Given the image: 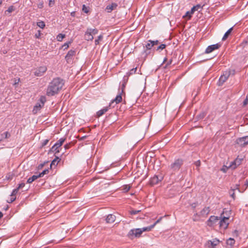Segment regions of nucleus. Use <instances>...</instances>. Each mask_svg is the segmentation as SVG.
I'll use <instances>...</instances> for the list:
<instances>
[{"label": "nucleus", "instance_id": "obj_44", "mask_svg": "<svg viewBox=\"0 0 248 248\" xmlns=\"http://www.w3.org/2000/svg\"><path fill=\"white\" fill-rule=\"evenodd\" d=\"M140 212V210H132L130 211L131 215H136Z\"/></svg>", "mask_w": 248, "mask_h": 248}, {"label": "nucleus", "instance_id": "obj_2", "mask_svg": "<svg viewBox=\"0 0 248 248\" xmlns=\"http://www.w3.org/2000/svg\"><path fill=\"white\" fill-rule=\"evenodd\" d=\"M183 164V160L182 159H177L171 164L169 167V171L170 174H175L178 172Z\"/></svg>", "mask_w": 248, "mask_h": 248}, {"label": "nucleus", "instance_id": "obj_23", "mask_svg": "<svg viewBox=\"0 0 248 248\" xmlns=\"http://www.w3.org/2000/svg\"><path fill=\"white\" fill-rule=\"evenodd\" d=\"M61 159L59 157L56 156V157L52 161L50 165V168H52V165L57 166L58 162H59L61 161Z\"/></svg>", "mask_w": 248, "mask_h": 248}, {"label": "nucleus", "instance_id": "obj_46", "mask_svg": "<svg viewBox=\"0 0 248 248\" xmlns=\"http://www.w3.org/2000/svg\"><path fill=\"white\" fill-rule=\"evenodd\" d=\"M166 46V45L165 44H161V45H160L156 49L157 50H159V49H164Z\"/></svg>", "mask_w": 248, "mask_h": 248}, {"label": "nucleus", "instance_id": "obj_57", "mask_svg": "<svg viewBox=\"0 0 248 248\" xmlns=\"http://www.w3.org/2000/svg\"><path fill=\"white\" fill-rule=\"evenodd\" d=\"M126 83L125 82H123V84L122 85V93H124V88L125 87Z\"/></svg>", "mask_w": 248, "mask_h": 248}, {"label": "nucleus", "instance_id": "obj_27", "mask_svg": "<svg viewBox=\"0 0 248 248\" xmlns=\"http://www.w3.org/2000/svg\"><path fill=\"white\" fill-rule=\"evenodd\" d=\"M38 178H37V175H33L32 177H30L28 180H27V183H31L33 181H35L36 179H37Z\"/></svg>", "mask_w": 248, "mask_h": 248}, {"label": "nucleus", "instance_id": "obj_52", "mask_svg": "<svg viewBox=\"0 0 248 248\" xmlns=\"http://www.w3.org/2000/svg\"><path fill=\"white\" fill-rule=\"evenodd\" d=\"M41 31H38V32L37 33H36L35 34V37L36 38H39L41 35Z\"/></svg>", "mask_w": 248, "mask_h": 248}, {"label": "nucleus", "instance_id": "obj_14", "mask_svg": "<svg viewBox=\"0 0 248 248\" xmlns=\"http://www.w3.org/2000/svg\"><path fill=\"white\" fill-rule=\"evenodd\" d=\"M76 54V51L75 50L71 49L70 50L66 55L65 57V59L67 62H69V61H70L72 57L75 56Z\"/></svg>", "mask_w": 248, "mask_h": 248}, {"label": "nucleus", "instance_id": "obj_56", "mask_svg": "<svg viewBox=\"0 0 248 248\" xmlns=\"http://www.w3.org/2000/svg\"><path fill=\"white\" fill-rule=\"evenodd\" d=\"M25 185V183H21V184L18 185V186L17 188H18V189H19L22 188L23 187H24Z\"/></svg>", "mask_w": 248, "mask_h": 248}, {"label": "nucleus", "instance_id": "obj_4", "mask_svg": "<svg viewBox=\"0 0 248 248\" xmlns=\"http://www.w3.org/2000/svg\"><path fill=\"white\" fill-rule=\"evenodd\" d=\"M46 101V98L45 96H41L39 100V102L36 103L34 107L32 112L34 114L37 113V111L44 106L45 103Z\"/></svg>", "mask_w": 248, "mask_h": 248}, {"label": "nucleus", "instance_id": "obj_50", "mask_svg": "<svg viewBox=\"0 0 248 248\" xmlns=\"http://www.w3.org/2000/svg\"><path fill=\"white\" fill-rule=\"evenodd\" d=\"M124 188H123V190L125 192H127L129 189L130 187L129 186H128L127 185H125L124 186Z\"/></svg>", "mask_w": 248, "mask_h": 248}, {"label": "nucleus", "instance_id": "obj_63", "mask_svg": "<svg viewBox=\"0 0 248 248\" xmlns=\"http://www.w3.org/2000/svg\"><path fill=\"white\" fill-rule=\"evenodd\" d=\"M43 172L45 175L46 174L48 173V172H49V169H45V170H44L43 171Z\"/></svg>", "mask_w": 248, "mask_h": 248}, {"label": "nucleus", "instance_id": "obj_51", "mask_svg": "<svg viewBox=\"0 0 248 248\" xmlns=\"http://www.w3.org/2000/svg\"><path fill=\"white\" fill-rule=\"evenodd\" d=\"M37 7L39 9H42L44 7V2L43 1L40 2L38 4Z\"/></svg>", "mask_w": 248, "mask_h": 248}, {"label": "nucleus", "instance_id": "obj_62", "mask_svg": "<svg viewBox=\"0 0 248 248\" xmlns=\"http://www.w3.org/2000/svg\"><path fill=\"white\" fill-rule=\"evenodd\" d=\"M239 186H240V185L239 184H236V185H235V186H234V187L233 188H234L235 190L238 189V191L240 192V191L239 190Z\"/></svg>", "mask_w": 248, "mask_h": 248}, {"label": "nucleus", "instance_id": "obj_49", "mask_svg": "<svg viewBox=\"0 0 248 248\" xmlns=\"http://www.w3.org/2000/svg\"><path fill=\"white\" fill-rule=\"evenodd\" d=\"M148 42L151 43L153 45V46L155 45H156L159 43V41L158 40H156V41L149 40Z\"/></svg>", "mask_w": 248, "mask_h": 248}, {"label": "nucleus", "instance_id": "obj_36", "mask_svg": "<svg viewBox=\"0 0 248 248\" xmlns=\"http://www.w3.org/2000/svg\"><path fill=\"white\" fill-rule=\"evenodd\" d=\"M192 9L193 10H194V12L196 11H198L199 9H202V6H201L200 4H197L196 6H194Z\"/></svg>", "mask_w": 248, "mask_h": 248}, {"label": "nucleus", "instance_id": "obj_43", "mask_svg": "<svg viewBox=\"0 0 248 248\" xmlns=\"http://www.w3.org/2000/svg\"><path fill=\"white\" fill-rule=\"evenodd\" d=\"M48 141H49V140H48V139H46V140H44L42 142L41 147V148L44 147L45 146H46L48 143Z\"/></svg>", "mask_w": 248, "mask_h": 248}, {"label": "nucleus", "instance_id": "obj_6", "mask_svg": "<svg viewBox=\"0 0 248 248\" xmlns=\"http://www.w3.org/2000/svg\"><path fill=\"white\" fill-rule=\"evenodd\" d=\"M142 234L140 229H131L128 233L127 236L132 239L134 237H140Z\"/></svg>", "mask_w": 248, "mask_h": 248}, {"label": "nucleus", "instance_id": "obj_61", "mask_svg": "<svg viewBox=\"0 0 248 248\" xmlns=\"http://www.w3.org/2000/svg\"><path fill=\"white\" fill-rule=\"evenodd\" d=\"M195 165L197 167H200V165H201V161H200V160H198V161H196V162H195Z\"/></svg>", "mask_w": 248, "mask_h": 248}, {"label": "nucleus", "instance_id": "obj_31", "mask_svg": "<svg viewBox=\"0 0 248 248\" xmlns=\"http://www.w3.org/2000/svg\"><path fill=\"white\" fill-rule=\"evenodd\" d=\"M88 31L93 35L97 34L98 31L96 29L88 28Z\"/></svg>", "mask_w": 248, "mask_h": 248}, {"label": "nucleus", "instance_id": "obj_32", "mask_svg": "<svg viewBox=\"0 0 248 248\" xmlns=\"http://www.w3.org/2000/svg\"><path fill=\"white\" fill-rule=\"evenodd\" d=\"M234 190H235V189L234 188H232V187L231 189H230V191H229V193H230V195L231 197L234 200L235 198V193H234Z\"/></svg>", "mask_w": 248, "mask_h": 248}, {"label": "nucleus", "instance_id": "obj_9", "mask_svg": "<svg viewBox=\"0 0 248 248\" xmlns=\"http://www.w3.org/2000/svg\"><path fill=\"white\" fill-rule=\"evenodd\" d=\"M221 46V45L219 44H216L208 46L205 51V53L206 54L210 53L216 49H218Z\"/></svg>", "mask_w": 248, "mask_h": 248}, {"label": "nucleus", "instance_id": "obj_59", "mask_svg": "<svg viewBox=\"0 0 248 248\" xmlns=\"http://www.w3.org/2000/svg\"><path fill=\"white\" fill-rule=\"evenodd\" d=\"M162 217H160L158 219H157L152 225H154V227L156 225V224L159 223L160 220L162 219Z\"/></svg>", "mask_w": 248, "mask_h": 248}, {"label": "nucleus", "instance_id": "obj_45", "mask_svg": "<svg viewBox=\"0 0 248 248\" xmlns=\"http://www.w3.org/2000/svg\"><path fill=\"white\" fill-rule=\"evenodd\" d=\"M71 44V42H69L68 43H64L63 46H62V47H63L64 48V50L66 49H67L69 47V45Z\"/></svg>", "mask_w": 248, "mask_h": 248}, {"label": "nucleus", "instance_id": "obj_12", "mask_svg": "<svg viewBox=\"0 0 248 248\" xmlns=\"http://www.w3.org/2000/svg\"><path fill=\"white\" fill-rule=\"evenodd\" d=\"M237 143L243 146L248 144V136L238 139Z\"/></svg>", "mask_w": 248, "mask_h": 248}, {"label": "nucleus", "instance_id": "obj_16", "mask_svg": "<svg viewBox=\"0 0 248 248\" xmlns=\"http://www.w3.org/2000/svg\"><path fill=\"white\" fill-rule=\"evenodd\" d=\"M210 209L209 207H205L200 212V215L202 217H206L210 213Z\"/></svg>", "mask_w": 248, "mask_h": 248}, {"label": "nucleus", "instance_id": "obj_1", "mask_svg": "<svg viewBox=\"0 0 248 248\" xmlns=\"http://www.w3.org/2000/svg\"><path fill=\"white\" fill-rule=\"evenodd\" d=\"M64 84V80L60 78H56L49 83L46 94L48 96L57 94L62 90Z\"/></svg>", "mask_w": 248, "mask_h": 248}, {"label": "nucleus", "instance_id": "obj_47", "mask_svg": "<svg viewBox=\"0 0 248 248\" xmlns=\"http://www.w3.org/2000/svg\"><path fill=\"white\" fill-rule=\"evenodd\" d=\"M16 199V197H11L9 200H7L8 203H12Z\"/></svg>", "mask_w": 248, "mask_h": 248}, {"label": "nucleus", "instance_id": "obj_34", "mask_svg": "<svg viewBox=\"0 0 248 248\" xmlns=\"http://www.w3.org/2000/svg\"><path fill=\"white\" fill-rule=\"evenodd\" d=\"M37 25L41 29H44L45 27V23L44 21H40L37 22Z\"/></svg>", "mask_w": 248, "mask_h": 248}, {"label": "nucleus", "instance_id": "obj_11", "mask_svg": "<svg viewBox=\"0 0 248 248\" xmlns=\"http://www.w3.org/2000/svg\"><path fill=\"white\" fill-rule=\"evenodd\" d=\"M243 159L242 158H239V156H238L233 162H232L229 167H232L233 169H235L237 166H239L241 164Z\"/></svg>", "mask_w": 248, "mask_h": 248}, {"label": "nucleus", "instance_id": "obj_60", "mask_svg": "<svg viewBox=\"0 0 248 248\" xmlns=\"http://www.w3.org/2000/svg\"><path fill=\"white\" fill-rule=\"evenodd\" d=\"M54 4V0H49V6L51 7Z\"/></svg>", "mask_w": 248, "mask_h": 248}, {"label": "nucleus", "instance_id": "obj_3", "mask_svg": "<svg viewBox=\"0 0 248 248\" xmlns=\"http://www.w3.org/2000/svg\"><path fill=\"white\" fill-rule=\"evenodd\" d=\"M65 140V138H61L50 149L48 154L54 153L55 155L60 152V148Z\"/></svg>", "mask_w": 248, "mask_h": 248}, {"label": "nucleus", "instance_id": "obj_26", "mask_svg": "<svg viewBox=\"0 0 248 248\" xmlns=\"http://www.w3.org/2000/svg\"><path fill=\"white\" fill-rule=\"evenodd\" d=\"M200 217H201L200 213H195L193 217V220L194 221H197L200 220Z\"/></svg>", "mask_w": 248, "mask_h": 248}, {"label": "nucleus", "instance_id": "obj_53", "mask_svg": "<svg viewBox=\"0 0 248 248\" xmlns=\"http://www.w3.org/2000/svg\"><path fill=\"white\" fill-rule=\"evenodd\" d=\"M229 167H227L225 166H223L222 168L221 169V170L224 172H226L227 170L229 169Z\"/></svg>", "mask_w": 248, "mask_h": 248}, {"label": "nucleus", "instance_id": "obj_30", "mask_svg": "<svg viewBox=\"0 0 248 248\" xmlns=\"http://www.w3.org/2000/svg\"><path fill=\"white\" fill-rule=\"evenodd\" d=\"M151 53V50L146 49H144L142 52V55H144V59H145L148 55Z\"/></svg>", "mask_w": 248, "mask_h": 248}, {"label": "nucleus", "instance_id": "obj_48", "mask_svg": "<svg viewBox=\"0 0 248 248\" xmlns=\"http://www.w3.org/2000/svg\"><path fill=\"white\" fill-rule=\"evenodd\" d=\"M129 77V76H128L127 74L126 75L124 76L123 78V82H125V83L126 84L128 81Z\"/></svg>", "mask_w": 248, "mask_h": 248}, {"label": "nucleus", "instance_id": "obj_7", "mask_svg": "<svg viewBox=\"0 0 248 248\" xmlns=\"http://www.w3.org/2000/svg\"><path fill=\"white\" fill-rule=\"evenodd\" d=\"M47 68L46 66H40L36 69L34 72V74L37 77H41L46 71Z\"/></svg>", "mask_w": 248, "mask_h": 248}, {"label": "nucleus", "instance_id": "obj_13", "mask_svg": "<svg viewBox=\"0 0 248 248\" xmlns=\"http://www.w3.org/2000/svg\"><path fill=\"white\" fill-rule=\"evenodd\" d=\"M122 93H120L116 96L114 99L111 101L109 103V107H111L114 103H115V104H117L122 101Z\"/></svg>", "mask_w": 248, "mask_h": 248}, {"label": "nucleus", "instance_id": "obj_64", "mask_svg": "<svg viewBox=\"0 0 248 248\" xmlns=\"http://www.w3.org/2000/svg\"><path fill=\"white\" fill-rule=\"evenodd\" d=\"M44 175V173H43V172L42 171V172L40 173L38 175H37V178H38L43 177Z\"/></svg>", "mask_w": 248, "mask_h": 248}, {"label": "nucleus", "instance_id": "obj_8", "mask_svg": "<svg viewBox=\"0 0 248 248\" xmlns=\"http://www.w3.org/2000/svg\"><path fill=\"white\" fill-rule=\"evenodd\" d=\"M230 75V72L226 71L222 75L218 80V86H221L228 78Z\"/></svg>", "mask_w": 248, "mask_h": 248}, {"label": "nucleus", "instance_id": "obj_18", "mask_svg": "<svg viewBox=\"0 0 248 248\" xmlns=\"http://www.w3.org/2000/svg\"><path fill=\"white\" fill-rule=\"evenodd\" d=\"M118 6V4L116 3H112L111 5H108L106 8L108 13H110L113 10L116 9Z\"/></svg>", "mask_w": 248, "mask_h": 248}, {"label": "nucleus", "instance_id": "obj_33", "mask_svg": "<svg viewBox=\"0 0 248 248\" xmlns=\"http://www.w3.org/2000/svg\"><path fill=\"white\" fill-rule=\"evenodd\" d=\"M11 135L10 134L6 131L3 133V134H1L2 138L4 139H7L10 137Z\"/></svg>", "mask_w": 248, "mask_h": 248}, {"label": "nucleus", "instance_id": "obj_15", "mask_svg": "<svg viewBox=\"0 0 248 248\" xmlns=\"http://www.w3.org/2000/svg\"><path fill=\"white\" fill-rule=\"evenodd\" d=\"M163 179L162 176H160L159 178L157 176L155 175L153 177H152L150 181V184L152 186L157 184L159 181H161Z\"/></svg>", "mask_w": 248, "mask_h": 248}, {"label": "nucleus", "instance_id": "obj_42", "mask_svg": "<svg viewBox=\"0 0 248 248\" xmlns=\"http://www.w3.org/2000/svg\"><path fill=\"white\" fill-rule=\"evenodd\" d=\"M153 46V45H152V43L150 42V43H147L145 45V46H144V47H145L146 49L151 50Z\"/></svg>", "mask_w": 248, "mask_h": 248}, {"label": "nucleus", "instance_id": "obj_5", "mask_svg": "<svg viewBox=\"0 0 248 248\" xmlns=\"http://www.w3.org/2000/svg\"><path fill=\"white\" fill-rule=\"evenodd\" d=\"M225 209H224L222 213L221 214L220 217L222 218V219L219 221V227L220 228H222L224 229H226L229 225V223L227 222V220L229 218V217H224L223 216V215L226 212V211H225Z\"/></svg>", "mask_w": 248, "mask_h": 248}, {"label": "nucleus", "instance_id": "obj_21", "mask_svg": "<svg viewBox=\"0 0 248 248\" xmlns=\"http://www.w3.org/2000/svg\"><path fill=\"white\" fill-rule=\"evenodd\" d=\"M109 107L108 106V107H105L103 109H102L99 110L98 111H97V113H96V115H97V117H99L101 116L105 112H106L108 110Z\"/></svg>", "mask_w": 248, "mask_h": 248}, {"label": "nucleus", "instance_id": "obj_20", "mask_svg": "<svg viewBox=\"0 0 248 248\" xmlns=\"http://www.w3.org/2000/svg\"><path fill=\"white\" fill-rule=\"evenodd\" d=\"M219 240L217 239H214L213 241H208L207 242L208 244L210 245V246H208V247L210 248H215L219 244Z\"/></svg>", "mask_w": 248, "mask_h": 248}, {"label": "nucleus", "instance_id": "obj_28", "mask_svg": "<svg viewBox=\"0 0 248 248\" xmlns=\"http://www.w3.org/2000/svg\"><path fill=\"white\" fill-rule=\"evenodd\" d=\"M65 37V35L62 33H59L57 36V40L58 41H62V39Z\"/></svg>", "mask_w": 248, "mask_h": 248}, {"label": "nucleus", "instance_id": "obj_58", "mask_svg": "<svg viewBox=\"0 0 248 248\" xmlns=\"http://www.w3.org/2000/svg\"><path fill=\"white\" fill-rule=\"evenodd\" d=\"M71 143H67L64 145V147L65 150L68 149L70 147Z\"/></svg>", "mask_w": 248, "mask_h": 248}, {"label": "nucleus", "instance_id": "obj_54", "mask_svg": "<svg viewBox=\"0 0 248 248\" xmlns=\"http://www.w3.org/2000/svg\"><path fill=\"white\" fill-rule=\"evenodd\" d=\"M46 163V162H45L43 163H42V164H40V165H39L38 166V170L42 169L44 167V166H45Z\"/></svg>", "mask_w": 248, "mask_h": 248}, {"label": "nucleus", "instance_id": "obj_24", "mask_svg": "<svg viewBox=\"0 0 248 248\" xmlns=\"http://www.w3.org/2000/svg\"><path fill=\"white\" fill-rule=\"evenodd\" d=\"M154 228V225H150L148 227H143L141 229H140V230L142 231V233L143 232H149L150 231H151V230Z\"/></svg>", "mask_w": 248, "mask_h": 248}, {"label": "nucleus", "instance_id": "obj_40", "mask_svg": "<svg viewBox=\"0 0 248 248\" xmlns=\"http://www.w3.org/2000/svg\"><path fill=\"white\" fill-rule=\"evenodd\" d=\"M191 17V15L190 14V12L189 11H187L186 13V14L184 16H183V18L187 17L188 19H190Z\"/></svg>", "mask_w": 248, "mask_h": 248}, {"label": "nucleus", "instance_id": "obj_35", "mask_svg": "<svg viewBox=\"0 0 248 248\" xmlns=\"http://www.w3.org/2000/svg\"><path fill=\"white\" fill-rule=\"evenodd\" d=\"M137 71V67L132 68L130 70L129 72L126 73V74L128 75V76H130L133 74H135Z\"/></svg>", "mask_w": 248, "mask_h": 248}, {"label": "nucleus", "instance_id": "obj_41", "mask_svg": "<svg viewBox=\"0 0 248 248\" xmlns=\"http://www.w3.org/2000/svg\"><path fill=\"white\" fill-rule=\"evenodd\" d=\"M82 11L86 14L88 13L89 12L88 8L84 4L82 5Z\"/></svg>", "mask_w": 248, "mask_h": 248}, {"label": "nucleus", "instance_id": "obj_37", "mask_svg": "<svg viewBox=\"0 0 248 248\" xmlns=\"http://www.w3.org/2000/svg\"><path fill=\"white\" fill-rule=\"evenodd\" d=\"M103 39V35H100L98 36L97 39L95 40L94 43L95 45H98L99 44V41Z\"/></svg>", "mask_w": 248, "mask_h": 248}, {"label": "nucleus", "instance_id": "obj_19", "mask_svg": "<svg viewBox=\"0 0 248 248\" xmlns=\"http://www.w3.org/2000/svg\"><path fill=\"white\" fill-rule=\"evenodd\" d=\"M84 38L87 41H92L93 39V34L87 29L85 33Z\"/></svg>", "mask_w": 248, "mask_h": 248}, {"label": "nucleus", "instance_id": "obj_39", "mask_svg": "<svg viewBox=\"0 0 248 248\" xmlns=\"http://www.w3.org/2000/svg\"><path fill=\"white\" fill-rule=\"evenodd\" d=\"M205 113L204 112H202L199 115H197V117L198 119H203L205 116Z\"/></svg>", "mask_w": 248, "mask_h": 248}, {"label": "nucleus", "instance_id": "obj_29", "mask_svg": "<svg viewBox=\"0 0 248 248\" xmlns=\"http://www.w3.org/2000/svg\"><path fill=\"white\" fill-rule=\"evenodd\" d=\"M15 10V8L13 6H10V7H9V8H8V9L7 10H6L5 11V14L6 15L8 14H9V13H12V12H13Z\"/></svg>", "mask_w": 248, "mask_h": 248}, {"label": "nucleus", "instance_id": "obj_25", "mask_svg": "<svg viewBox=\"0 0 248 248\" xmlns=\"http://www.w3.org/2000/svg\"><path fill=\"white\" fill-rule=\"evenodd\" d=\"M235 242V241L233 238H230L227 240V244L232 246L234 244Z\"/></svg>", "mask_w": 248, "mask_h": 248}, {"label": "nucleus", "instance_id": "obj_38", "mask_svg": "<svg viewBox=\"0 0 248 248\" xmlns=\"http://www.w3.org/2000/svg\"><path fill=\"white\" fill-rule=\"evenodd\" d=\"M18 190L19 189L17 188L14 189L10 195L11 197H16V195L17 193Z\"/></svg>", "mask_w": 248, "mask_h": 248}, {"label": "nucleus", "instance_id": "obj_17", "mask_svg": "<svg viewBox=\"0 0 248 248\" xmlns=\"http://www.w3.org/2000/svg\"><path fill=\"white\" fill-rule=\"evenodd\" d=\"M116 217L112 214H109L106 218V221L107 223H112L115 221Z\"/></svg>", "mask_w": 248, "mask_h": 248}, {"label": "nucleus", "instance_id": "obj_22", "mask_svg": "<svg viewBox=\"0 0 248 248\" xmlns=\"http://www.w3.org/2000/svg\"><path fill=\"white\" fill-rule=\"evenodd\" d=\"M233 30V27L230 28L224 34L223 37H222V40L225 41L226 40L229 36L231 34L232 31Z\"/></svg>", "mask_w": 248, "mask_h": 248}, {"label": "nucleus", "instance_id": "obj_10", "mask_svg": "<svg viewBox=\"0 0 248 248\" xmlns=\"http://www.w3.org/2000/svg\"><path fill=\"white\" fill-rule=\"evenodd\" d=\"M219 219L217 217L212 216L207 221V225L210 227H211L213 226L214 224H215L216 222H217Z\"/></svg>", "mask_w": 248, "mask_h": 248}, {"label": "nucleus", "instance_id": "obj_55", "mask_svg": "<svg viewBox=\"0 0 248 248\" xmlns=\"http://www.w3.org/2000/svg\"><path fill=\"white\" fill-rule=\"evenodd\" d=\"M248 104V95L247 96L246 99L243 102V106H245Z\"/></svg>", "mask_w": 248, "mask_h": 248}]
</instances>
